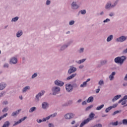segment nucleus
<instances>
[{
    "label": "nucleus",
    "mask_w": 127,
    "mask_h": 127,
    "mask_svg": "<svg viewBox=\"0 0 127 127\" xmlns=\"http://www.w3.org/2000/svg\"><path fill=\"white\" fill-rule=\"evenodd\" d=\"M113 39H114V35H110L109 36H108L107 37L106 41H107V42H111V41H112V40H113Z\"/></svg>",
    "instance_id": "obj_19"
},
{
    "label": "nucleus",
    "mask_w": 127,
    "mask_h": 127,
    "mask_svg": "<svg viewBox=\"0 0 127 127\" xmlns=\"http://www.w3.org/2000/svg\"><path fill=\"white\" fill-rule=\"evenodd\" d=\"M124 87H127V82H124L123 84Z\"/></svg>",
    "instance_id": "obj_61"
},
{
    "label": "nucleus",
    "mask_w": 127,
    "mask_h": 127,
    "mask_svg": "<svg viewBox=\"0 0 127 127\" xmlns=\"http://www.w3.org/2000/svg\"><path fill=\"white\" fill-rule=\"evenodd\" d=\"M8 107H6L3 108V109L2 110V112L3 113H6V112H8Z\"/></svg>",
    "instance_id": "obj_37"
},
{
    "label": "nucleus",
    "mask_w": 127,
    "mask_h": 127,
    "mask_svg": "<svg viewBox=\"0 0 127 127\" xmlns=\"http://www.w3.org/2000/svg\"><path fill=\"white\" fill-rule=\"evenodd\" d=\"M95 127H103V125L101 124H98L95 125Z\"/></svg>",
    "instance_id": "obj_51"
},
{
    "label": "nucleus",
    "mask_w": 127,
    "mask_h": 127,
    "mask_svg": "<svg viewBox=\"0 0 127 127\" xmlns=\"http://www.w3.org/2000/svg\"><path fill=\"white\" fill-rule=\"evenodd\" d=\"M5 95V92L2 91L0 93V98H2Z\"/></svg>",
    "instance_id": "obj_40"
},
{
    "label": "nucleus",
    "mask_w": 127,
    "mask_h": 127,
    "mask_svg": "<svg viewBox=\"0 0 127 127\" xmlns=\"http://www.w3.org/2000/svg\"><path fill=\"white\" fill-rule=\"evenodd\" d=\"M116 5H117V3H115L114 4H111V8L112 7H115V6H116Z\"/></svg>",
    "instance_id": "obj_62"
},
{
    "label": "nucleus",
    "mask_w": 127,
    "mask_h": 127,
    "mask_svg": "<svg viewBox=\"0 0 127 127\" xmlns=\"http://www.w3.org/2000/svg\"><path fill=\"white\" fill-rule=\"evenodd\" d=\"M91 81V78H88L86 81H85V82H86V84L87 83H88V82H90Z\"/></svg>",
    "instance_id": "obj_63"
},
{
    "label": "nucleus",
    "mask_w": 127,
    "mask_h": 127,
    "mask_svg": "<svg viewBox=\"0 0 127 127\" xmlns=\"http://www.w3.org/2000/svg\"><path fill=\"white\" fill-rule=\"evenodd\" d=\"M86 59H83L82 60L78 61L77 62V64H82V63H84V62H85V61H86Z\"/></svg>",
    "instance_id": "obj_30"
},
{
    "label": "nucleus",
    "mask_w": 127,
    "mask_h": 127,
    "mask_svg": "<svg viewBox=\"0 0 127 127\" xmlns=\"http://www.w3.org/2000/svg\"><path fill=\"white\" fill-rule=\"evenodd\" d=\"M71 8L72 9H77V8H79V5L77 4L76 2H72L71 3Z\"/></svg>",
    "instance_id": "obj_15"
},
{
    "label": "nucleus",
    "mask_w": 127,
    "mask_h": 127,
    "mask_svg": "<svg viewBox=\"0 0 127 127\" xmlns=\"http://www.w3.org/2000/svg\"><path fill=\"white\" fill-rule=\"evenodd\" d=\"M80 12H81V14H86V11L85 10H81Z\"/></svg>",
    "instance_id": "obj_56"
},
{
    "label": "nucleus",
    "mask_w": 127,
    "mask_h": 127,
    "mask_svg": "<svg viewBox=\"0 0 127 127\" xmlns=\"http://www.w3.org/2000/svg\"><path fill=\"white\" fill-rule=\"evenodd\" d=\"M112 108L111 106L106 108V110H105L106 113H109L112 110Z\"/></svg>",
    "instance_id": "obj_38"
},
{
    "label": "nucleus",
    "mask_w": 127,
    "mask_h": 127,
    "mask_svg": "<svg viewBox=\"0 0 127 127\" xmlns=\"http://www.w3.org/2000/svg\"><path fill=\"white\" fill-rule=\"evenodd\" d=\"M51 91L53 96H56L61 92V88L57 86H53L51 88Z\"/></svg>",
    "instance_id": "obj_2"
},
{
    "label": "nucleus",
    "mask_w": 127,
    "mask_h": 127,
    "mask_svg": "<svg viewBox=\"0 0 127 127\" xmlns=\"http://www.w3.org/2000/svg\"><path fill=\"white\" fill-rule=\"evenodd\" d=\"M127 95H125L121 100L119 101L118 103L119 104H121V103H122L121 105H122V106H124V105H126L127 104Z\"/></svg>",
    "instance_id": "obj_10"
},
{
    "label": "nucleus",
    "mask_w": 127,
    "mask_h": 127,
    "mask_svg": "<svg viewBox=\"0 0 127 127\" xmlns=\"http://www.w3.org/2000/svg\"><path fill=\"white\" fill-rule=\"evenodd\" d=\"M122 97L121 95H118L115 96L113 99H112V102H116V101H117V100H119L121 97Z\"/></svg>",
    "instance_id": "obj_24"
},
{
    "label": "nucleus",
    "mask_w": 127,
    "mask_h": 127,
    "mask_svg": "<svg viewBox=\"0 0 127 127\" xmlns=\"http://www.w3.org/2000/svg\"><path fill=\"white\" fill-rule=\"evenodd\" d=\"M100 63H101V65H105V64H107V63H108V60H102L100 62Z\"/></svg>",
    "instance_id": "obj_31"
},
{
    "label": "nucleus",
    "mask_w": 127,
    "mask_h": 127,
    "mask_svg": "<svg viewBox=\"0 0 127 127\" xmlns=\"http://www.w3.org/2000/svg\"><path fill=\"white\" fill-rule=\"evenodd\" d=\"M109 16L110 17H112V16H115V12H111L109 13Z\"/></svg>",
    "instance_id": "obj_47"
},
{
    "label": "nucleus",
    "mask_w": 127,
    "mask_h": 127,
    "mask_svg": "<svg viewBox=\"0 0 127 127\" xmlns=\"http://www.w3.org/2000/svg\"><path fill=\"white\" fill-rule=\"evenodd\" d=\"M21 121L19 120L17 122H14V124L13 125V127H15V126H17L18 125H19V124H21Z\"/></svg>",
    "instance_id": "obj_35"
},
{
    "label": "nucleus",
    "mask_w": 127,
    "mask_h": 127,
    "mask_svg": "<svg viewBox=\"0 0 127 127\" xmlns=\"http://www.w3.org/2000/svg\"><path fill=\"white\" fill-rule=\"evenodd\" d=\"M92 108H93V105H90V106L87 107L86 108L85 110L86 111H90V110H91V109H92Z\"/></svg>",
    "instance_id": "obj_43"
},
{
    "label": "nucleus",
    "mask_w": 127,
    "mask_h": 127,
    "mask_svg": "<svg viewBox=\"0 0 127 127\" xmlns=\"http://www.w3.org/2000/svg\"><path fill=\"white\" fill-rule=\"evenodd\" d=\"M127 37L125 36H122L116 39V42H125L127 40Z\"/></svg>",
    "instance_id": "obj_8"
},
{
    "label": "nucleus",
    "mask_w": 127,
    "mask_h": 127,
    "mask_svg": "<svg viewBox=\"0 0 127 127\" xmlns=\"http://www.w3.org/2000/svg\"><path fill=\"white\" fill-rule=\"evenodd\" d=\"M95 118V114L93 113H91L89 115V118L86 119V120L88 122V123H90L91 121H93Z\"/></svg>",
    "instance_id": "obj_12"
},
{
    "label": "nucleus",
    "mask_w": 127,
    "mask_h": 127,
    "mask_svg": "<svg viewBox=\"0 0 127 127\" xmlns=\"http://www.w3.org/2000/svg\"><path fill=\"white\" fill-rule=\"evenodd\" d=\"M125 60H127V57L125 56H123L121 57H116L114 59V62L117 64H120V65H123Z\"/></svg>",
    "instance_id": "obj_1"
},
{
    "label": "nucleus",
    "mask_w": 127,
    "mask_h": 127,
    "mask_svg": "<svg viewBox=\"0 0 127 127\" xmlns=\"http://www.w3.org/2000/svg\"><path fill=\"white\" fill-rule=\"evenodd\" d=\"M68 24L69 25H74V24H75V21L74 20L69 21Z\"/></svg>",
    "instance_id": "obj_39"
},
{
    "label": "nucleus",
    "mask_w": 127,
    "mask_h": 127,
    "mask_svg": "<svg viewBox=\"0 0 127 127\" xmlns=\"http://www.w3.org/2000/svg\"><path fill=\"white\" fill-rule=\"evenodd\" d=\"M54 84L56 85V86L58 87H63L64 86V82L59 80V79H57L55 80L54 81Z\"/></svg>",
    "instance_id": "obj_7"
},
{
    "label": "nucleus",
    "mask_w": 127,
    "mask_h": 127,
    "mask_svg": "<svg viewBox=\"0 0 127 127\" xmlns=\"http://www.w3.org/2000/svg\"><path fill=\"white\" fill-rule=\"evenodd\" d=\"M37 76H38L37 73H35L33 74H32L31 76V79H34L35 78H36Z\"/></svg>",
    "instance_id": "obj_41"
},
{
    "label": "nucleus",
    "mask_w": 127,
    "mask_h": 127,
    "mask_svg": "<svg viewBox=\"0 0 127 127\" xmlns=\"http://www.w3.org/2000/svg\"><path fill=\"white\" fill-rule=\"evenodd\" d=\"M76 124V121L75 120H72L71 122L70 123V125L73 126V125H75Z\"/></svg>",
    "instance_id": "obj_54"
},
{
    "label": "nucleus",
    "mask_w": 127,
    "mask_h": 127,
    "mask_svg": "<svg viewBox=\"0 0 127 127\" xmlns=\"http://www.w3.org/2000/svg\"><path fill=\"white\" fill-rule=\"evenodd\" d=\"M115 75H116V72L113 71L111 73V75H110L109 76L110 81H113V80L115 79Z\"/></svg>",
    "instance_id": "obj_17"
},
{
    "label": "nucleus",
    "mask_w": 127,
    "mask_h": 127,
    "mask_svg": "<svg viewBox=\"0 0 127 127\" xmlns=\"http://www.w3.org/2000/svg\"><path fill=\"white\" fill-rule=\"evenodd\" d=\"M79 69H83L84 68V65L81 64L78 66Z\"/></svg>",
    "instance_id": "obj_58"
},
{
    "label": "nucleus",
    "mask_w": 127,
    "mask_h": 127,
    "mask_svg": "<svg viewBox=\"0 0 127 127\" xmlns=\"http://www.w3.org/2000/svg\"><path fill=\"white\" fill-rule=\"evenodd\" d=\"M17 63V58L12 57L9 61V64H16Z\"/></svg>",
    "instance_id": "obj_13"
},
{
    "label": "nucleus",
    "mask_w": 127,
    "mask_h": 127,
    "mask_svg": "<svg viewBox=\"0 0 127 127\" xmlns=\"http://www.w3.org/2000/svg\"><path fill=\"white\" fill-rule=\"evenodd\" d=\"M65 90L68 93H71L73 91V85L70 83H67L65 85Z\"/></svg>",
    "instance_id": "obj_6"
},
{
    "label": "nucleus",
    "mask_w": 127,
    "mask_h": 127,
    "mask_svg": "<svg viewBox=\"0 0 127 127\" xmlns=\"http://www.w3.org/2000/svg\"><path fill=\"white\" fill-rule=\"evenodd\" d=\"M119 113H121V111H116L114 112V113L113 114V116H115V115H117V114H119Z\"/></svg>",
    "instance_id": "obj_53"
},
{
    "label": "nucleus",
    "mask_w": 127,
    "mask_h": 127,
    "mask_svg": "<svg viewBox=\"0 0 127 127\" xmlns=\"http://www.w3.org/2000/svg\"><path fill=\"white\" fill-rule=\"evenodd\" d=\"M35 111H36V107H32L29 109V113H33V112H35Z\"/></svg>",
    "instance_id": "obj_28"
},
{
    "label": "nucleus",
    "mask_w": 127,
    "mask_h": 127,
    "mask_svg": "<svg viewBox=\"0 0 127 127\" xmlns=\"http://www.w3.org/2000/svg\"><path fill=\"white\" fill-rule=\"evenodd\" d=\"M71 44V42H69L66 44H64L63 45L60 44L57 47H59V46H61V47L59 49V51L60 52L64 51L65 49H67L69 46H70Z\"/></svg>",
    "instance_id": "obj_3"
},
{
    "label": "nucleus",
    "mask_w": 127,
    "mask_h": 127,
    "mask_svg": "<svg viewBox=\"0 0 127 127\" xmlns=\"http://www.w3.org/2000/svg\"><path fill=\"white\" fill-rule=\"evenodd\" d=\"M104 80H103V79L99 80V81L98 82V85L99 86H103V85H104Z\"/></svg>",
    "instance_id": "obj_34"
},
{
    "label": "nucleus",
    "mask_w": 127,
    "mask_h": 127,
    "mask_svg": "<svg viewBox=\"0 0 127 127\" xmlns=\"http://www.w3.org/2000/svg\"><path fill=\"white\" fill-rule=\"evenodd\" d=\"M100 91H101V89L98 88L96 90V94H99L100 93Z\"/></svg>",
    "instance_id": "obj_57"
},
{
    "label": "nucleus",
    "mask_w": 127,
    "mask_h": 127,
    "mask_svg": "<svg viewBox=\"0 0 127 127\" xmlns=\"http://www.w3.org/2000/svg\"><path fill=\"white\" fill-rule=\"evenodd\" d=\"M19 17L18 16L15 17L13 18L11 20L12 22H15V21H17L18 20Z\"/></svg>",
    "instance_id": "obj_33"
},
{
    "label": "nucleus",
    "mask_w": 127,
    "mask_h": 127,
    "mask_svg": "<svg viewBox=\"0 0 127 127\" xmlns=\"http://www.w3.org/2000/svg\"><path fill=\"white\" fill-rule=\"evenodd\" d=\"M6 87V83L4 82H1L0 83V91H2V90L5 89Z\"/></svg>",
    "instance_id": "obj_16"
},
{
    "label": "nucleus",
    "mask_w": 127,
    "mask_h": 127,
    "mask_svg": "<svg viewBox=\"0 0 127 127\" xmlns=\"http://www.w3.org/2000/svg\"><path fill=\"white\" fill-rule=\"evenodd\" d=\"M79 127V124H76L74 126H72V127Z\"/></svg>",
    "instance_id": "obj_64"
},
{
    "label": "nucleus",
    "mask_w": 127,
    "mask_h": 127,
    "mask_svg": "<svg viewBox=\"0 0 127 127\" xmlns=\"http://www.w3.org/2000/svg\"><path fill=\"white\" fill-rule=\"evenodd\" d=\"M105 8L106 9H110V8H112V2H107L106 5H105Z\"/></svg>",
    "instance_id": "obj_23"
},
{
    "label": "nucleus",
    "mask_w": 127,
    "mask_h": 127,
    "mask_svg": "<svg viewBox=\"0 0 127 127\" xmlns=\"http://www.w3.org/2000/svg\"><path fill=\"white\" fill-rule=\"evenodd\" d=\"M7 113H5V114H4L3 116H1L0 118L1 119V120H2V119H3L4 118H6L7 116Z\"/></svg>",
    "instance_id": "obj_46"
},
{
    "label": "nucleus",
    "mask_w": 127,
    "mask_h": 127,
    "mask_svg": "<svg viewBox=\"0 0 127 127\" xmlns=\"http://www.w3.org/2000/svg\"><path fill=\"white\" fill-rule=\"evenodd\" d=\"M94 101V97L93 96H90L87 99V103H92Z\"/></svg>",
    "instance_id": "obj_27"
},
{
    "label": "nucleus",
    "mask_w": 127,
    "mask_h": 127,
    "mask_svg": "<svg viewBox=\"0 0 127 127\" xmlns=\"http://www.w3.org/2000/svg\"><path fill=\"white\" fill-rule=\"evenodd\" d=\"M56 116H57V113H55L46 118H43V122H46V121H48L49 120H50L51 118H55V117H56Z\"/></svg>",
    "instance_id": "obj_11"
},
{
    "label": "nucleus",
    "mask_w": 127,
    "mask_h": 127,
    "mask_svg": "<svg viewBox=\"0 0 127 127\" xmlns=\"http://www.w3.org/2000/svg\"><path fill=\"white\" fill-rule=\"evenodd\" d=\"M44 94H45V91H44V90H42L40 92H39L35 96V102H36L37 103H38V102H39V101L40 100V98H41V97H42V96H43V95H44Z\"/></svg>",
    "instance_id": "obj_4"
},
{
    "label": "nucleus",
    "mask_w": 127,
    "mask_h": 127,
    "mask_svg": "<svg viewBox=\"0 0 127 127\" xmlns=\"http://www.w3.org/2000/svg\"><path fill=\"white\" fill-rule=\"evenodd\" d=\"M23 34V32L22 31V30H20L18 31L16 33V37H17L18 38H19L20 36H22Z\"/></svg>",
    "instance_id": "obj_18"
},
{
    "label": "nucleus",
    "mask_w": 127,
    "mask_h": 127,
    "mask_svg": "<svg viewBox=\"0 0 127 127\" xmlns=\"http://www.w3.org/2000/svg\"><path fill=\"white\" fill-rule=\"evenodd\" d=\"M80 88H85V87H87V83H86V82H85V81L83 82L82 83V84H81L80 85Z\"/></svg>",
    "instance_id": "obj_32"
},
{
    "label": "nucleus",
    "mask_w": 127,
    "mask_h": 127,
    "mask_svg": "<svg viewBox=\"0 0 127 127\" xmlns=\"http://www.w3.org/2000/svg\"><path fill=\"white\" fill-rule=\"evenodd\" d=\"M74 117L75 114L72 113H68L64 115L65 120H72V119H74Z\"/></svg>",
    "instance_id": "obj_5"
},
{
    "label": "nucleus",
    "mask_w": 127,
    "mask_h": 127,
    "mask_svg": "<svg viewBox=\"0 0 127 127\" xmlns=\"http://www.w3.org/2000/svg\"><path fill=\"white\" fill-rule=\"evenodd\" d=\"M122 124L124 125V126H127V119H124L122 121Z\"/></svg>",
    "instance_id": "obj_36"
},
{
    "label": "nucleus",
    "mask_w": 127,
    "mask_h": 127,
    "mask_svg": "<svg viewBox=\"0 0 127 127\" xmlns=\"http://www.w3.org/2000/svg\"><path fill=\"white\" fill-rule=\"evenodd\" d=\"M42 108L43 109V110H47V109L49 108V104L46 102H44L42 104Z\"/></svg>",
    "instance_id": "obj_14"
},
{
    "label": "nucleus",
    "mask_w": 127,
    "mask_h": 127,
    "mask_svg": "<svg viewBox=\"0 0 127 127\" xmlns=\"http://www.w3.org/2000/svg\"><path fill=\"white\" fill-rule=\"evenodd\" d=\"M36 122L38 123V124H41L42 122H46V121H43V118L42 120L41 119H37Z\"/></svg>",
    "instance_id": "obj_42"
},
{
    "label": "nucleus",
    "mask_w": 127,
    "mask_h": 127,
    "mask_svg": "<svg viewBox=\"0 0 127 127\" xmlns=\"http://www.w3.org/2000/svg\"><path fill=\"white\" fill-rule=\"evenodd\" d=\"M9 65L8 64H4V65H3V67L4 68H8Z\"/></svg>",
    "instance_id": "obj_52"
},
{
    "label": "nucleus",
    "mask_w": 127,
    "mask_h": 127,
    "mask_svg": "<svg viewBox=\"0 0 127 127\" xmlns=\"http://www.w3.org/2000/svg\"><path fill=\"white\" fill-rule=\"evenodd\" d=\"M123 54H127V48L123 51Z\"/></svg>",
    "instance_id": "obj_59"
},
{
    "label": "nucleus",
    "mask_w": 127,
    "mask_h": 127,
    "mask_svg": "<svg viewBox=\"0 0 127 127\" xmlns=\"http://www.w3.org/2000/svg\"><path fill=\"white\" fill-rule=\"evenodd\" d=\"M76 76H77V73L72 74L70 75V76H68L66 78V80H72V79H73V78H74V77H76Z\"/></svg>",
    "instance_id": "obj_22"
},
{
    "label": "nucleus",
    "mask_w": 127,
    "mask_h": 127,
    "mask_svg": "<svg viewBox=\"0 0 127 127\" xmlns=\"http://www.w3.org/2000/svg\"><path fill=\"white\" fill-rule=\"evenodd\" d=\"M48 127H54V124H53L52 123H49L48 124Z\"/></svg>",
    "instance_id": "obj_55"
},
{
    "label": "nucleus",
    "mask_w": 127,
    "mask_h": 127,
    "mask_svg": "<svg viewBox=\"0 0 127 127\" xmlns=\"http://www.w3.org/2000/svg\"><path fill=\"white\" fill-rule=\"evenodd\" d=\"M21 111V109H19L18 110H17L15 112H14L12 113L11 114V116L12 117H16V116H17V115H18L20 113V112Z\"/></svg>",
    "instance_id": "obj_20"
},
{
    "label": "nucleus",
    "mask_w": 127,
    "mask_h": 127,
    "mask_svg": "<svg viewBox=\"0 0 127 127\" xmlns=\"http://www.w3.org/2000/svg\"><path fill=\"white\" fill-rule=\"evenodd\" d=\"M26 119H27V117H24V118L20 119L19 120L21 121V123L23 122V121H25V120H26Z\"/></svg>",
    "instance_id": "obj_50"
},
{
    "label": "nucleus",
    "mask_w": 127,
    "mask_h": 127,
    "mask_svg": "<svg viewBox=\"0 0 127 127\" xmlns=\"http://www.w3.org/2000/svg\"><path fill=\"white\" fill-rule=\"evenodd\" d=\"M77 71V67H74V66L71 65L69 67V69L67 71L68 74H72V73H75Z\"/></svg>",
    "instance_id": "obj_9"
},
{
    "label": "nucleus",
    "mask_w": 127,
    "mask_h": 127,
    "mask_svg": "<svg viewBox=\"0 0 127 127\" xmlns=\"http://www.w3.org/2000/svg\"><path fill=\"white\" fill-rule=\"evenodd\" d=\"M82 106H85V105H87V102L85 101L82 102Z\"/></svg>",
    "instance_id": "obj_60"
},
{
    "label": "nucleus",
    "mask_w": 127,
    "mask_h": 127,
    "mask_svg": "<svg viewBox=\"0 0 127 127\" xmlns=\"http://www.w3.org/2000/svg\"><path fill=\"white\" fill-rule=\"evenodd\" d=\"M50 3H51V1L50 0H47V1L46 2V4L47 5H49V4H50Z\"/></svg>",
    "instance_id": "obj_49"
},
{
    "label": "nucleus",
    "mask_w": 127,
    "mask_h": 127,
    "mask_svg": "<svg viewBox=\"0 0 127 127\" xmlns=\"http://www.w3.org/2000/svg\"><path fill=\"white\" fill-rule=\"evenodd\" d=\"M84 51H85V48H84L83 47H82V48H79L77 52L79 54H83V53H84Z\"/></svg>",
    "instance_id": "obj_26"
},
{
    "label": "nucleus",
    "mask_w": 127,
    "mask_h": 127,
    "mask_svg": "<svg viewBox=\"0 0 127 127\" xmlns=\"http://www.w3.org/2000/svg\"><path fill=\"white\" fill-rule=\"evenodd\" d=\"M88 123L89 122L85 119L80 124L79 127H83L85 125H87Z\"/></svg>",
    "instance_id": "obj_25"
},
{
    "label": "nucleus",
    "mask_w": 127,
    "mask_h": 127,
    "mask_svg": "<svg viewBox=\"0 0 127 127\" xmlns=\"http://www.w3.org/2000/svg\"><path fill=\"white\" fill-rule=\"evenodd\" d=\"M118 103H115L110 107H111L112 109H115V108H117V107H118Z\"/></svg>",
    "instance_id": "obj_45"
},
{
    "label": "nucleus",
    "mask_w": 127,
    "mask_h": 127,
    "mask_svg": "<svg viewBox=\"0 0 127 127\" xmlns=\"http://www.w3.org/2000/svg\"><path fill=\"white\" fill-rule=\"evenodd\" d=\"M110 21H111V19H110L109 18H107L103 21V23H107V22H110Z\"/></svg>",
    "instance_id": "obj_44"
},
{
    "label": "nucleus",
    "mask_w": 127,
    "mask_h": 127,
    "mask_svg": "<svg viewBox=\"0 0 127 127\" xmlns=\"http://www.w3.org/2000/svg\"><path fill=\"white\" fill-rule=\"evenodd\" d=\"M29 90H30V86H26L23 88L22 91V93H26V92H27V91H29Z\"/></svg>",
    "instance_id": "obj_21"
},
{
    "label": "nucleus",
    "mask_w": 127,
    "mask_h": 127,
    "mask_svg": "<svg viewBox=\"0 0 127 127\" xmlns=\"http://www.w3.org/2000/svg\"><path fill=\"white\" fill-rule=\"evenodd\" d=\"M111 124L112 126H118L119 125V122L116 121V122L112 123Z\"/></svg>",
    "instance_id": "obj_48"
},
{
    "label": "nucleus",
    "mask_w": 127,
    "mask_h": 127,
    "mask_svg": "<svg viewBox=\"0 0 127 127\" xmlns=\"http://www.w3.org/2000/svg\"><path fill=\"white\" fill-rule=\"evenodd\" d=\"M104 104H102L98 107H97L96 109V110H97V111H100L101 110H102V109H103V108H104Z\"/></svg>",
    "instance_id": "obj_29"
}]
</instances>
